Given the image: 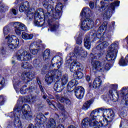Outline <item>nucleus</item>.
I'll return each mask as SVG.
<instances>
[{
  "label": "nucleus",
  "mask_w": 128,
  "mask_h": 128,
  "mask_svg": "<svg viewBox=\"0 0 128 128\" xmlns=\"http://www.w3.org/2000/svg\"><path fill=\"white\" fill-rule=\"evenodd\" d=\"M92 70H98L102 66V64L100 61H94L92 62Z\"/></svg>",
  "instance_id": "b1692460"
},
{
  "label": "nucleus",
  "mask_w": 128,
  "mask_h": 128,
  "mask_svg": "<svg viewBox=\"0 0 128 128\" xmlns=\"http://www.w3.org/2000/svg\"><path fill=\"white\" fill-rule=\"evenodd\" d=\"M54 4V2L52 0H44L43 2V6L45 8H46V10L50 12V10H52V8H54V6H52Z\"/></svg>",
  "instance_id": "f3484780"
},
{
  "label": "nucleus",
  "mask_w": 128,
  "mask_h": 128,
  "mask_svg": "<svg viewBox=\"0 0 128 128\" xmlns=\"http://www.w3.org/2000/svg\"><path fill=\"white\" fill-rule=\"evenodd\" d=\"M37 82L39 85V87L40 88L42 92H44V89L42 88V86L40 85V79L38 78H37Z\"/></svg>",
  "instance_id": "c03bdc74"
},
{
  "label": "nucleus",
  "mask_w": 128,
  "mask_h": 128,
  "mask_svg": "<svg viewBox=\"0 0 128 128\" xmlns=\"http://www.w3.org/2000/svg\"><path fill=\"white\" fill-rule=\"evenodd\" d=\"M118 44L114 43L111 44L106 58L108 62H114L118 54Z\"/></svg>",
  "instance_id": "0eeeda50"
},
{
  "label": "nucleus",
  "mask_w": 128,
  "mask_h": 128,
  "mask_svg": "<svg viewBox=\"0 0 128 128\" xmlns=\"http://www.w3.org/2000/svg\"><path fill=\"white\" fill-rule=\"evenodd\" d=\"M66 98H64V97L61 98L60 99V102H65Z\"/></svg>",
  "instance_id": "603ef678"
},
{
  "label": "nucleus",
  "mask_w": 128,
  "mask_h": 128,
  "mask_svg": "<svg viewBox=\"0 0 128 128\" xmlns=\"http://www.w3.org/2000/svg\"><path fill=\"white\" fill-rule=\"evenodd\" d=\"M10 26H6L4 28V36H8V34L10 33Z\"/></svg>",
  "instance_id": "e433bc0d"
},
{
  "label": "nucleus",
  "mask_w": 128,
  "mask_h": 128,
  "mask_svg": "<svg viewBox=\"0 0 128 128\" xmlns=\"http://www.w3.org/2000/svg\"><path fill=\"white\" fill-rule=\"evenodd\" d=\"M29 8L30 3L28 2H26L21 4V6L19 7V10L20 12H24L28 10Z\"/></svg>",
  "instance_id": "5701e85b"
},
{
  "label": "nucleus",
  "mask_w": 128,
  "mask_h": 128,
  "mask_svg": "<svg viewBox=\"0 0 128 128\" xmlns=\"http://www.w3.org/2000/svg\"><path fill=\"white\" fill-rule=\"evenodd\" d=\"M102 116L106 121L105 124H108V122H112L114 116V113L112 110L108 109V110H105L104 112H103Z\"/></svg>",
  "instance_id": "ddd939ff"
},
{
  "label": "nucleus",
  "mask_w": 128,
  "mask_h": 128,
  "mask_svg": "<svg viewBox=\"0 0 128 128\" xmlns=\"http://www.w3.org/2000/svg\"><path fill=\"white\" fill-rule=\"evenodd\" d=\"M22 102L18 101L17 104L14 108V112H10L9 116L10 118H14V124L18 128H22V124L20 120V116L23 120H28L32 118V116L30 112H28L26 108L28 110L30 106L28 104H24L22 105V102H30V98L29 96H25L22 98Z\"/></svg>",
  "instance_id": "f03ea898"
},
{
  "label": "nucleus",
  "mask_w": 128,
  "mask_h": 128,
  "mask_svg": "<svg viewBox=\"0 0 128 128\" xmlns=\"http://www.w3.org/2000/svg\"><path fill=\"white\" fill-rule=\"evenodd\" d=\"M89 6L90 8H94V4L92 2H90L89 4Z\"/></svg>",
  "instance_id": "3c124183"
},
{
  "label": "nucleus",
  "mask_w": 128,
  "mask_h": 128,
  "mask_svg": "<svg viewBox=\"0 0 128 128\" xmlns=\"http://www.w3.org/2000/svg\"><path fill=\"white\" fill-rule=\"evenodd\" d=\"M86 80L87 82H90V80H90V76H86Z\"/></svg>",
  "instance_id": "864d4df0"
},
{
  "label": "nucleus",
  "mask_w": 128,
  "mask_h": 128,
  "mask_svg": "<svg viewBox=\"0 0 128 128\" xmlns=\"http://www.w3.org/2000/svg\"><path fill=\"white\" fill-rule=\"evenodd\" d=\"M92 11L89 8H84L80 13V16L84 18L85 20L84 21H81V30H88L94 26V20L90 18Z\"/></svg>",
  "instance_id": "20e7f679"
},
{
  "label": "nucleus",
  "mask_w": 128,
  "mask_h": 128,
  "mask_svg": "<svg viewBox=\"0 0 128 128\" xmlns=\"http://www.w3.org/2000/svg\"><path fill=\"white\" fill-rule=\"evenodd\" d=\"M4 49L2 48L1 50V52H2V54H4Z\"/></svg>",
  "instance_id": "0e129e2a"
},
{
  "label": "nucleus",
  "mask_w": 128,
  "mask_h": 128,
  "mask_svg": "<svg viewBox=\"0 0 128 128\" xmlns=\"http://www.w3.org/2000/svg\"><path fill=\"white\" fill-rule=\"evenodd\" d=\"M78 84V82L76 80H72L68 82L67 86V90L68 92H72V90H74V88H76V86Z\"/></svg>",
  "instance_id": "a211bd4d"
},
{
  "label": "nucleus",
  "mask_w": 128,
  "mask_h": 128,
  "mask_svg": "<svg viewBox=\"0 0 128 128\" xmlns=\"http://www.w3.org/2000/svg\"><path fill=\"white\" fill-rule=\"evenodd\" d=\"M44 20L42 18L38 13L34 14V26H42L44 24H48L50 26V32H54L58 30V26L54 25V23L52 20V16H50V12L44 13Z\"/></svg>",
  "instance_id": "7ed1b4c3"
},
{
  "label": "nucleus",
  "mask_w": 128,
  "mask_h": 128,
  "mask_svg": "<svg viewBox=\"0 0 128 128\" xmlns=\"http://www.w3.org/2000/svg\"><path fill=\"white\" fill-rule=\"evenodd\" d=\"M26 92H32V88H29L28 90L26 89V86H24L20 90V92L22 94H26Z\"/></svg>",
  "instance_id": "c85d7f7f"
},
{
  "label": "nucleus",
  "mask_w": 128,
  "mask_h": 128,
  "mask_svg": "<svg viewBox=\"0 0 128 128\" xmlns=\"http://www.w3.org/2000/svg\"><path fill=\"white\" fill-rule=\"evenodd\" d=\"M112 25L114 26V22H112Z\"/></svg>",
  "instance_id": "338daca9"
},
{
  "label": "nucleus",
  "mask_w": 128,
  "mask_h": 128,
  "mask_svg": "<svg viewBox=\"0 0 128 128\" xmlns=\"http://www.w3.org/2000/svg\"><path fill=\"white\" fill-rule=\"evenodd\" d=\"M4 104V97L1 95L0 96V106H2Z\"/></svg>",
  "instance_id": "a19ab883"
},
{
  "label": "nucleus",
  "mask_w": 128,
  "mask_h": 128,
  "mask_svg": "<svg viewBox=\"0 0 128 128\" xmlns=\"http://www.w3.org/2000/svg\"><path fill=\"white\" fill-rule=\"evenodd\" d=\"M50 50H44L43 54V58L44 60H50Z\"/></svg>",
  "instance_id": "bb28decb"
},
{
  "label": "nucleus",
  "mask_w": 128,
  "mask_h": 128,
  "mask_svg": "<svg viewBox=\"0 0 128 128\" xmlns=\"http://www.w3.org/2000/svg\"><path fill=\"white\" fill-rule=\"evenodd\" d=\"M32 58V55L26 51H19L17 55L18 60H30Z\"/></svg>",
  "instance_id": "9b49d317"
},
{
  "label": "nucleus",
  "mask_w": 128,
  "mask_h": 128,
  "mask_svg": "<svg viewBox=\"0 0 128 128\" xmlns=\"http://www.w3.org/2000/svg\"><path fill=\"white\" fill-rule=\"evenodd\" d=\"M13 84L14 89L16 90V88H18V86H20V84H22V83L20 82L18 80H14Z\"/></svg>",
  "instance_id": "4c0bfd02"
},
{
  "label": "nucleus",
  "mask_w": 128,
  "mask_h": 128,
  "mask_svg": "<svg viewBox=\"0 0 128 128\" xmlns=\"http://www.w3.org/2000/svg\"><path fill=\"white\" fill-rule=\"evenodd\" d=\"M21 66L22 68H24V70L32 68V65H30V64H28V62L22 63L21 65Z\"/></svg>",
  "instance_id": "c9c22d12"
},
{
  "label": "nucleus",
  "mask_w": 128,
  "mask_h": 128,
  "mask_svg": "<svg viewBox=\"0 0 128 128\" xmlns=\"http://www.w3.org/2000/svg\"><path fill=\"white\" fill-rule=\"evenodd\" d=\"M90 56H91V58H96V57H94V54H90Z\"/></svg>",
  "instance_id": "13d9d810"
},
{
  "label": "nucleus",
  "mask_w": 128,
  "mask_h": 128,
  "mask_svg": "<svg viewBox=\"0 0 128 128\" xmlns=\"http://www.w3.org/2000/svg\"><path fill=\"white\" fill-rule=\"evenodd\" d=\"M54 18H55L56 20H58V18H60V16H57V17H55L54 18L52 19V20H54Z\"/></svg>",
  "instance_id": "052dcab7"
},
{
  "label": "nucleus",
  "mask_w": 128,
  "mask_h": 128,
  "mask_svg": "<svg viewBox=\"0 0 128 128\" xmlns=\"http://www.w3.org/2000/svg\"><path fill=\"white\" fill-rule=\"evenodd\" d=\"M59 64V66H57V68H60V66H62V60H60V62L59 63H58V62L57 63V64Z\"/></svg>",
  "instance_id": "4d7b16f0"
},
{
  "label": "nucleus",
  "mask_w": 128,
  "mask_h": 128,
  "mask_svg": "<svg viewBox=\"0 0 128 128\" xmlns=\"http://www.w3.org/2000/svg\"><path fill=\"white\" fill-rule=\"evenodd\" d=\"M118 86L117 84H111L110 86V88H112L114 92H116V90H118Z\"/></svg>",
  "instance_id": "ea45409f"
},
{
  "label": "nucleus",
  "mask_w": 128,
  "mask_h": 128,
  "mask_svg": "<svg viewBox=\"0 0 128 128\" xmlns=\"http://www.w3.org/2000/svg\"><path fill=\"white\" fill-rule=\"evenodd\" d=\"M84 46L87 50L90 48V40L88 37H86L84 39Z\"/></svg>",
  "instance_id": "cd10ccee"
},
{
  "label": "nucleus",
  "mask_w": 128,
  "mask_h": 128,
  "mask_svg": "<svg viewBox=\"0 0 128 128\" xmlns=\"http://www.w3.org/2000/svg\"><path fill=\"white\" fill-rule=\"evenodd\" d=\"M68 128H76V127H74V126H70L68 127Z\"/></svg>",
  "instance_id": "bf43d9fd"
},
{
  "label": "nucleus",
  "mask_w": 128,
  "mask_h": 128,
  "mask_svg": "<svg viewBox=\"0 0 128 128\" xmlns=\"http://www.w3.org/2000/svg\"><path fill=\"white\" fill-rule=\"evenodd\" d=\"M100 114V112L98 110L95 109L92 110L90 114V118H96V116Z\"/></svg>",
  "instance_id": "72a5a7b5"
},
{
  "label": "nucleus",
  "mask_w": 128,
  "mask_h": 128,
  "mask_svg": "<svg viewBox=\"0 0 128 128\" xmlns=\"http://www.w3.org/2000/svg\"><path fill=\"white\" fill-rule=\"evenodd\" d=\"M92 104V100H89L86 102L82 106V110H88V108H90V105Z\"/></svg>",
  "instance_id": "2f4dec72"
},
{
  "label": "nucleus",
  "mask_w": 128,
  "mask_h": 128,
  "mask_svg": "<svg viewBox=\"0 0 128 128\" xmlns=\"http://www.w3.org/2000/svg\"><path fill=\"white\" fill-rule=\"evenodd\" d=\"M62 4L60 2L58 3L55 8L56 14H58V13L60 12H62Z\"/></svg>",
  "instance_id": "473e14b6"
},
{
  "label": "nucleus",
  "mask_w": 128,
  "mask_h": 128,
  "mask_svg": "<svg viewBox=\"0 0 128 128\" xmlns=\"http://www.w3.org/2000/svg\"><path fill=\"white\" fill-rule=\"evenodd\" d=\"M5 38L10 50H16L20 46V40L16 36L8 35Z\"/></svg>",
  "instance_id": "1a4fd4ad"
},
{
  "label": "nucleus",
  "mask_w": 128,
  "mask_h": 128,
  "mask_svg": "<svg viewBox=\"0 0 128 128\" xmlns=\"http://www.w3.org/2000/svg\"><path fill=\"white\" fill-rule=\"evenodd\" d=\"M122 126V121H121V123L120 124V128Z\"/></svg>",
  "instance_id": "e2e57ef3"
},
{
  "label": "nucleus",
  "mask_w": 128,
  "mask_h": 128,
  "mask_svg": "<svg viewBox=\"0 0 128 128\" xmlns=\"http://www.w3.org/2000/svg\"><path fill=\"white\" fill-rule=\"evenodd\" d=\"M81 56L82 58H86L88 56V52L84 51L82 46H76L74 50V53H70L66 58V64H70V70L72 72H74L76 70V72L74 74V78L76 80H81L84 78V66L80 64L76 61V56Z\"/></svg>",
  "instance_id": "f257e3e1"
},
{
  "label": "nucleus",
  "mask_w": 128,
  "mask_h": 128,
  "mask_svg": "<svg viewBox=\"0 0 128 128\" xmlns=\"http://www.w3.org/2000/svg\"><path fill=\"white\" fill-rule=\"evenodd\" d=\"M12 14L14 15V16H16V10L15 9L12 8Z\"/></svg>",
  "instance_id": "5fc2aeb1"
},
{
  "label": "nucleus",
  "mask_w": 128,
  "mask_h": 128,
  "mask_svg": "<svg viewBox=\"0 0 128 128\" xmlns=\"http://www.w3.org/2000/svg\"><path fill=\"white\" fill-rule=\"evenodd\" d=\"M88 86H89V88H90V86H92V83L90 82H89Z\"/></svg>",
  "instance_id": "680f3d73"
},
{
  "label": "nucleus",
  "mask_w": 128,
  "mask_h": 128,
  "mask_svg": "<svg viewBox=\"0 0 128 128\" xmlns=\"http://www.w3.org/2000/svg\"><path fill=\"white\" fill-rule=\"evenodd\" d=\"M96 110H98V112H100V110H101L102 112H104L106 110H108V109H106L104 108H97Z\"/></svg>",
  "instance_id": "8fccbe9b"
},
{
  "label": "nucleus",
  "mask_w": 128,
  "mask_h": 128,
  "mask_svg": "<svg viewBox=\"0 0 128 128\" xmlns=\"http://www.w3.org/2000/svg\"><path fill=\"white\" fill-rule=\"evenodd\" d=\"M102 81L100 79V77L98 76L96 78L93 82L92 87L94 88H100L102 86Z\"/></svg>",
  "instance_id": "412c9836"
},
{
  "label": "nucleus",
  "mask_w": 128,
  "mask_h": 128,
  "mask_svg": "<svg viewBox=\"0 0 128 128\" xmlns=\"http://www.w3.org/2000/svg\"><path fill=\"white\" fill-rule=\"evenodd\" d=\"M106 26H108V22H104L102 25L99 27L98 30V34L97 35V36H98L99 38H104L105 36H106L107 38L112 36L110 32L106 30Z\"/></svg>",
  "instance_id": "9d476101"
},
{
  "label": "nucleus",
  "mask_w": 128,
  "mask_h": 128,
  "mask_svg": "<svg viewBox=\"0 0 128 128\" xmlns=\"http://www.w3.org/2000/svg\"><path fill=\"white\" fill-rule=\"evenodd\" d=\"M65 102L66 104H70V99L68 98H66L65 99Z\"/></svg>",
  "instance_id": "09e8293b"
},
{
  "label": "nucleus",
  "mask_w": 128,
  "mask_h": 128,
  "mask_svg": "<svg viewBox=\"0 0 128 128\" xmlns=\"http://www.w3.org/2000/svg\"><path fill=\"white\" fill-rule=\"evenodd\" d=\"M32 100H34L36 98V97H32Z\"/></svg>",
  "instance_id": "774afa93"
},
{
  "label": "nucleus",
  "mask_w": 128,
  "mask_h": 128,
  "mask_svg": "<svg viewBox=\"0 0 128 128\" xmlns=\"http://www.w3.org/2000/svg\"><path fill=\"white\" fill-rule=\"evenodd\" d=\"M117 97L114 95V92L112 90L109 91V94H106L104 95L102 98L104 100H112L114 102L118 101V93L116 92Z\"/></svg>",
  "instance_id": "2eb2a0df"
},
{
  "label": "nucleus",
  "mask_w": 128,
  "mask_h": 128,
  "mask_svg": "<svg viewBox=\"0 0 128 128\" xmlns=\"http://www.w3.org/2000/svg\"><path fill=\"white\" fill-rule=\"evenodd\" d=\"M56 120L54 118L50 119L48 122L45 124V128H56Z\"/></svg>",
  "instance_id": "4be33fe9"
},
{
  "label": "nucleus",
  "mask_w": 128,
  "mask_h": 128,
  "mask_svg": "<svg viewBox=\"0 0 128 128\" xmlns=\"http://www.w3.org/2000/svg\"><path fill=\"white\" fill-rule=\"evenodd\" d=\"M0 85L1 86H6V80L4 77L0 76Z\"/></svg>",
  "instance_id": "58836bf2"
},
{
  "label": "nucleus",
  "mask_w": 128,
  "mask_h": 128,
  "mask_svg": "<svg viewBox=\"0 0 128 128\" xmlns=\"http://www.w3.org/2000/svg\"><path fill=\"white\" fill-rule=\"evenodd\" d=\"M126 90V87H124L122 90H121V92H119V94L121 96L123 97V98L125 100L126 102H128V94H124V90Z\"/></svg>",
  "instance_id": "7c9ffc66"
},
{
  "label": "nucleus",
  "mask_w": 128,
  "mask_h": 128,
  "mask_svg": "<svg viewBox=\"0 0 128 128\" xmlns=\"http://www.w3.org/2000/svg\"><path fill=\"white\" fill-rule=\"evenodd\" d=\"M68 75H65L64 76L61 80V82L62 85H63V86H64L66 85V82H68Z\"/></svg>",
  "instance_id": "f704fd0d"
},
{
  "label": "nucleus",
  "mask_w": 128,
  "mask_h": 128,
  "mask_svg": "<svg viewBox=\"0 0 128 128\" xmlns=\"http://www.w3.org/2000/svg\"><path fill=\"white\" fill-rule=\"evenodd\" d=\"M82 38H78L76 40V44H82Z\"/></svg>",
  "instance_id": "de8ad7c7"
},
{
  "label": "nucleus",
  "mask_w": 128,
  "mask_h": 128,
  "mask_svg": "<svg viewBox=\"0 0 128 128\" xmlns=\"http://www.w3.org/2000/svg\"><path fill=\"white\" fill-rule=\"evenodd\" d=\"M110 64L108 63H105L104 64L103 66H102L100 70V72H106V70H110Z\"/></svg>",
  "instance_id": "c756f323"
},
{
  "label": "nucleus",
  "mask_w": 128,
  "mask_h": 128,
  "mask_svg": "<svg viewBox=\"0 0 128 128\" xmlns=\"http://www.w3.org/2000/svg\"><path fill=\"white\" fill-rule=\"evenodd\" d=\"M84 88L82 86H78L75 90V96L77 98L80 100L84 98Z\"/></svg>",
  "instance_id": "dca6fc26"
},
{
  "label": "nucleus",
  "mask_w": 128,
  "mask_h": 128,
  "mask_svg": "<svg viewBox=\"0 0 128 128\" xmlns=\"http://www.w3.org/2000/svg\"><path fill=\"white\" fill-rule=\"evenodd\" d=\"M118 6H120V1H116L114 3H112L108 8L106 6H102L100 10L104 12V19L108 20V18H110L112 10H114V8Z\"/></svg>",
  "instance_id": "423d86ee"
},
{
  "label": "nucleus",
  "mask_w": 128,
  "mask_h": 128,
  "mask_svg": "<svg viewBox=\"0 0 128 128\" xmlns=\"http://www.w3.org/2000/svg\"><path fill=\"white\" fill-rule=\"evenodd\" d=\"M96 48L98 50H102L104 48H102V44H100L96 46Z\"/></svg>",
  "instance_id": "a18cd8bd"
},
{
  "label": "nucleus",
  "mask_w": 128,
  "mask_h": 128,
  "mask_svg": "<svg viewBox=\"0 0 128 128\" xmlns=\"http://www.w3.org/2000/svg\"><path fill=\"white\" fill-rule=\"evenodd\" d=\"M13 26L15 28L16 34L18 36H20L22 34V32L28 30V28L26 27V26L21 22H14L13 24Z\"/></svg>",
  "instance_id": "f8f14e48"
},
{
  "label": "nucleus",
  "mask_w": 128,
  "mask_h": 128,
  "mask_svg": "<svg viewBox=\"0 0 128 128\" xmlns=\"http://www.w3.org/2000/svg\"><path fill=\"white\" fill-rule=\"evenodd\" d=\"M15 64L14 60H12V64Z\"/></svg>",
  "instance_id": "69168bd1"
},
{
  "label": "nucleus",
  "mask_w": 128,
  "mask_h": 128,
  "mask_svg": "<svg viewBox=\"0 0 128 128\" xmlns=\"http://www.w3.org/2000/svg\"><path fill=\"white\" fill-rule=\"evenodd\" d=\"M57 106H58V108H59V110H64V106L62 105V104H60V103H58L57 104Z\"/></svg>",
  "instance_id": "37998d69"
},
{
  "label": "nucleus",
  "mask_w": 128,
  "mask_h": 128,
  "mask_svg": "<svg viewBox=\"0 0 128 128\" xmlns=\"http://www.w3.org/2000/svg\"><path fill=\"white\" fill-rule=\"evenodd\" d=\"M62 76V71L60 70H52L46 74L45 82L48 84H51L56 80H58Z\"/></svg>",
  "instance_id": "6e6552de"
},
{
  "label": "nucleus",
  "mask_w": 128,
  "mask_h": 128,
  "mask_svg": "<svg viewBox=\"0 0 128 128\" xmlns=\"http://www.w3.org/2000/svg\"><path fill=\"white\" fill-rule=\"evenodd\" d=\"M22 38L23 40H32V38H34L33 34H28L26 32H22Z\"/></svg>",
  "instance_id": "393cba45"
},
{
  "label": "nucleus",
  "mask_w": 128,
  "mask_h": 128,
  "mask_svg": "<svg viewBox=\"0 0 128 128\" xmlns=\"http://www.w3.org/2000/svg\"><path fill=\"white\" fill-rule=\"evenodd\" d=\"M101 46H102V48H106V46H108V42L106 41L103 42L101 43Z\"/></svg>",
  "instance_id": "79ce46f5"
},
{
  "label": "nucleus",
  "mask_w": 128,
  "mask_h": 128,
  "mask_svg": "<svg viewBox=\"0 0 128 128\" xmlns=\"http://www.w3.org/2000/svg\"><path fill=\"white\" fill-rule=\"evenodd\" d=\"M34 18V16H32V14H29L28 12L27 14V18L28 20H32Z\"/></svg>",
  "instance_id": "49530a36"
},
{
  "label": "nucleus",
  "mask_w": 128,
  "mask_h": 128,
  "mask_svg": "<svg viewBox=\"0 0 128 128\" xmlns=\"http://www.w3.org/2000/svg\"><path fill=\"white\" fill-rule=\"evenodd\" d=\"M34 44H36L37 46H36V48H38V49H32V46H34ZM40 46H42V44H38V42H34L31 44L30 45V52L32 54H36L38 50H40V48H40Z\"/></svg>",
  "instance_id": "6ab92c4d"
},
{
  "label": "nucleus",
  "mask_w": 128,
  "mask_h": 128,
  "mask_svg": "<svg viewBox=\"0 0 128 128\" xmlns=\"http://www.w3.org/2000/svg\"><path fill=\"white\" fill-rule=\"evenodd\" d=\"M36 78L34 72H23L21 75V78L22 80L26 82H30Z\"/></svg>",
  "instance_id": "4468645a"
},
{
  "label": "nucleus",
  "mask_w": 128,
  "mask_h": 128,
  "mask_svg": "<svg viewBox=\"0 0 128 128\" xmlns=\"http://www.w3.org/2000/svg\"><path fill=\"white\" fill-rule=\"evenodd\" d=\"M28 128H34V126L32 124H30L28 126Z\"/></svg>",
  "instance_id": "6e6d98bb"
},
{
  "label": "nucleus",
  "mask_w": 128,
  "mask_h": 128,
  "mask_svg": "<svg viewBox=\"0 0 128 128\" xmlns=\"http://www.w3.org/2000/svg\"><path fill=\"white\" fill-rule=\"evenodd\" d=\"M64 85L62 84L60 81L58 80L56 82L55 84H54V88L56 92H60L64 90Z\"/></svg>",
  "instance_id": "aec40b11"
},
{
  "label": "nucleus",
  "mask_w": 128,
  "mask_h": 128,
  "mask_svg": "<svg viewBox=\"0 0 128 128\" xmlns=\"http://www.w3.org/2000/svg\"><path fill=\"white\" fill-rule=\"evenodd\" d=\"M44 115L42 114H40L36 116V120L38 124H44Z\"/></svg>",
  "instance_id": "a878e982"
},
{
  "label": "nucleus",
  "mask_w": 128,
  "mask_h": 128,
  "mask_svg": "<svg viewBox=\"0 0 128 128\" xmlns=\"http://www.w3.org/2000/svg\"><path fill=\"white\" fill-rule=\"evenodd\" d=\"M82 128H88L90 126H96V128H100V126H106L107 124H106L104 120L100 121L99 123L96 118H86L82 121Z\"/></svg>",
  "instance_id": "39448f33"
}]
</instances>
